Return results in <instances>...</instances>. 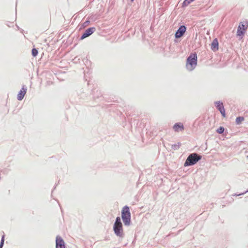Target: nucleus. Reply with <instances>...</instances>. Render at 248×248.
Returning a JSON list of instances; mask_svg holds the SVG:
<instances>
[{
  "label": "nucleus",
  "mask_w": 248,
  "mask_h": 248,
  "mask_svg": "<svg viewBox=\"0 0 248 248\" xmlns=\"http://www.w3.org/2000/svg\"><path fill=\"white\" fill-rule=\"evenodd\" d=\"M197 64V56L196 53H191L186 60V67L189 71H192Z\"/></svg>",
  "instance_id": "nucleus-1"
},
{
  "label": "nucleus",
  "mask_w": 248,
  "mask_h": 248,
  "mask_svg": "<svg viewBox=\"0 0 248 248\" xmlns=\"http://www.w3.org/2000/svg\"><path fill=\"white\" fill-rule=\"evenodd\" d=\"M202 156L196 153L191 154L186 159L184 166L185 167L192 166L195 164L198 161L201 160Z\"/></svg>",
  "instance_id": "nucleus-2"
},
{
  "label": "nucleus",
  "mask_w": 248,
  "mask_h": 248,
  "mask_svg": "<svg viewBox=\"0 0 248 248\" xmlns=\"http://www.w3.org/2000/svg\"><path fill=\"white\" fill-rule=\"evenodd\" d=\"M113 230L117 236L119 237H122L123 236V225L121 222V218L119 217L116 218L113 226Z\"/></svg>",
  "instance_id": "nucleus-3"
},
{
  "label": "nucleus",
  "mask_w": 248,
  "mask_h": 248,
  "mask_svg": "<svg viewBox=\"0 0 248 248\" xmlns=\"http://www.w3.org/2000/svg\"><path fill=\"white\" fill-rule=\"evenodd\" d=\"M131 214L128 206H124L122 211V217L124 225H129L130 222Z\"/></svg>",
  "instance_id": "nucleus-4"
},
{
  "label": "nucleus",
  "mask_w": 248,
  "mask_h": 248,
  "mask_svg": "<svg viewBox=\"0 0 248 248\" xmlns=\"http://www.w3.org/2000/svg\"><path fill=\"white\" fill-rule=\"evenodd\" d=\"M248 27V23L247 21H245L240 23L237 31V35L239 36L243 35L245 33Z\"/></svg>",
  "instance_id": "nucleus-5"
},
{
  "label": "nucleus",
  "mask_w": 248,
  "mask_h": 248,
  "mask_svg": "<svg viewBox=\"0 0 248 248\" xmlns=\"http://www.w3.org/2000/svg\"><path fill=\"white\" fill-rule=\"evenodd\" d=\"M186 31V27L185 26H181L175 33V36L176 38L182 37Z\"/></svg>",
  "instance_id": "nucleus-6"
},
{
  "label": "nucleus",
  "mask_w": 248,
  "mask_h": 248,
  "mask_svg": "<svg viewBox=\"0 0 248 248\" xmlns=\"http://www.w3.org/2000/svg\"><path fill=\"white\" fill-rule=\"evenodd\" d=\"M95 30V28H93V27L87 29L85 31V32L81 36V39L83 40V39L86 38V37L89 36L90 35H91L92 33H93L94 32Z\"/></svg>",
  "instance_id": "nucleus-7"
},
{
  "label": "nucleus",
  "mask_w": 248,
  "mask_h": 248,
  "mask_svg": "<svg viewBox=\"0 0 248 248\" xmlns=\"http://www.w3.org/2000/svg\"><path fill=\"white\" fill-rule=\"evenodd\" d=\"M56 248H65V244L63 240L60 236H57L56 240Z\"/></svg>",
  "instance_id": "nucleus-8"
},
{
  "label": "nucleus",
  "mask_w": 248,
  "mask_h": 248,
  "mask_svg": "<svg viewBox=\"0 0 248 248\" xmlns=\"http://www.w3.org/2000/svg\"><path fill=\"white\" fill-rule=\"evenodd\" d=\"M216 106L217 108L219 110L220 112L221 115L223 117H225V110L224 108V107L222 103H221L220 102H216Z\"/></svg>",
  "instance_id": "nucleus-9"
},
{
  "label": "nucleus",
  "mask_w": 248,
  "mask_h": 248,
  "mask_svg": "<svg viewBox=\"0 0 248 248\" xmlns=\"http://www.w3.org/2000/svg\"><path fill=\"white\" fill-rule=\"evenodd\" d=\"M173 129L175 132L182 131L184 129L183 124L181 123L175 124L173 126Z\"/></svg>",
  "instance_id": "nucleus-10"
},
{
  "label": "nucleus",
  "mask_w": 248,
  "mask_h": 248,
  "mask_svg": "<svg viewBox=\"0 0 248 248\" xmlns=\"http://www.w3.org/2000/svg\"><path fill=\"white\" fill-rule=\"evenodd\" d=\"M211 48L214 51H216L218 49V43L217 38L213 40L211 44Z\"/></svg>",
  "instance_id": "nucleus-11"
},
{
  "label": "nucleus",
  "mask_w": 248,
  "mask_h": 248,
  "mask_svg": "<svg viewBox=\"0 0 248 248\" xmlns=\"http://www.w3.org/2000/svg\"><path fill=\"white\" fill-rule=\"evenodd\" d=\"M26 93V89H25L24 87L22 88V89L19 92L17 95V99L18 100H21L23 99L25 94Z\"/></svg>",
  "instance_id": "nucleus-12"
},
{
  "label": "nucleus",
  "mask_w": 248,
  "mask_h": 248,
  "mask_svg": "<svg viewBox=\"0 0 248 248\" xmlns=\"http://www.w3.org/2000/svg\"><path fill=\"white\" fill-rule=\"evenodd\" d=\"M244 120V118L243 117H237L236 119V123L237 124H241Z\"/></svg>",
  "instance_id": "nucleus-13"
},
{
  "label": "nucleus",
  "mask_w": 248,
  "mask_h": 248,
  "mask_svg": "<svg viewBox=\"0 0 248 248\" xmlns=\"http://www.w3.org/2000/svg\"><path fill=\"white\" fill-rule=\"evenodd\" d=\"M32 55L33 57H36L38 54V50L36 48H33L31 51Z\"/></svg>",
  "instance_id": "nucleus-14"
},
{
  "label": "nucleus",
  "mask_w": 248,
  "mask_h": 248,
  "mask_svg": "<svg viewBox=\"0 0 248 248\" xmlns=\"http://www.w3.org/2000/svg\"><path fill=\"white\" fill-rule=\"evenodd\" d=\"M223 131H224V128L223 127H220L217 130V133H218L219 134L222 133L223 132Z\"/></svg>",
  "instance_id": "nucleus-15"
},
{
  "label": "nucleus",
  "mask_w": 248,
  "mask_h": 248,
  "mask_svg": "<svg viewBox=\"0 0 248 248\" xmlns=\"http://www.w3.org/2000/svg\"><path fill=\"white\" fill-rule=\"evenodd\" d=\"M4 241V236L3 235L2 237L0 244V248H2V247L3 245Z\"/></svg>",
  "instance_id": "nucleus-16"
},
{
  "label": "nucleus",
  "mask_w": 248,
  "mask_h": 248,
  "mask_svg": "<svg viewBox=\"0 0 248 248\" xmlns=\"http://www.w3.org/2000/svg\"><path fill=\"white\" fill-rule=\"evenodd\" d=\"M132 1H133V0H131Z\"/></svg>",
  "instance_id": "nucleus-17"
}]
</instances>
